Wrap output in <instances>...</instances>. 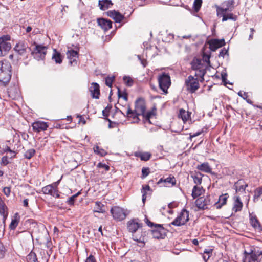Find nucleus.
<instances>
[{
	"label": "nucleus",
	"mask_w": 262,
	"mask_h": 262,
	"mask_svg": "<svg viewBox=\"0 0 262 262\" xmlns=\"http://www.w3.org/2000/svg\"><path fill=\"white\" fill-rule=\"evenodd\" d=\"M145 111L146 106L144 100L142 98H139L136 101L134 112L129 107L127 110V115L128 117H133L134 122H138L140 120L138 116L143 114Z\"/></svg>",
	"instance_id": "7ed1b4c3"
},
{
	"label": "nucleus",
	"mask_w": 262,
	"mask_h": 262,
	"mask_svg": "<svg viewBox=\"0 0 262 262\" xmlns=\"http://www.w3.org/2000/svg\"><path fill=\"white\" fill-rule=\"evenodd\" d=\"M212 204H214L213 197L210 195L200 197L195 201L196 206L199 209L203 210L208 208Z\"/></svg>",
	"instance_id": "0eeeda50"
},
{
	"label": "nucleus",
	"mask_w": 262,
	"mask_h": 262,
	"mask_svg": "<svg viewBox=\"0 0 262 262\" xmlns=\"http://www.w3.org/2000/svg\"><path fill=\"white\" fill-rule=\"evenodd\" d=\"M243 203L241 202L239 196H236L234 197V206L233 207V210L235 212H237L242 210L243 208Z\"/></svg>",
	"instance_id": "5701e85b"
},
{
	"label": "nucleus",
	"mask_w": 262,
	"mask_h": 262,
	"mask_svg": "<svg viewBox=\"0 0 262 262\" xmlns=\"http://www.w3.org/2000/svg\"><path fill=\"white\" fill-rule=\"evenodd\" d=\"M234 0H228L224 1L222 4V7H216L217 16H220L221 14H224V12L232 11L234 8Z\"/></svg>",
	"instance_id": "6e6552de"
},
{
	"label": "nucleus",
	"mask_w": 262,
	"mask_h": 262,
	"mask_svg": "<svg viewBox=\"0 0 262 262\" xmlns=\"http://www.w3.org/2000/svg\"><path fill=\"white\" fill-rule=\"evenodd\" d=\"M159 85L165 94L167 93V89L171 85L170 77L168 74L163 73L158 77Z\"/></svg>",
	"instance_id": "39448f33"
},
{
	"label": "nucleus",
	"mask_w": 262,
	"mask_h": 262,
	"mask_svg": "<svg viewBox=\"0 0 262 262\" xmlns=\"http://www.w3.org/2000/svg\"><path fill=\"white\" fill-rule=\"evenodd\" d=\"M26 259L28 262L37 261V255L32 251L27 256Z\"/></svg>",
	"instance_id": "58836bf2"
},
{
	"label": "nucleus",
	"mask_w": 262,
	"mask_h": 262,
	"mask_svg": "<svg viewBox=\"0 0 262 262\" xmlns=\"http://www.w3.org/2000/svg\"><path fill=\"white\" fill-rule=\"evenodd\" d=\"M145 221L148 226L152 228L151 231L154 238L157 239H162L164 238L166 235V232L161 225L155 224L151 222L146 216L145 218Z\"/></svg>",
	"instance_id": "20e7f679"
},
{
	"label": "nucleus",
	"mask_w": 262,
	"mask_h": 262,
	"mask_svg": "<svg viewBox=\"0 0 262 262\" xmlns=\"http://www.w3.org/2000/svg\"><path fill=\"white\" fill-rule=\"evenodd\" d=\"M0 214L3 216V223H5V220L8 216V210L7 206L0 199Z\"/></svg>",
	"instance_id": "393cba45"
},
{
	"label": "nucleus",
	"mask_w": 262,
	"mask_h": 262,
	"mask_svg": "<svg viewBox=\"0 0 262 262\" xmlns=\"http://www.w3.org/2000/svg\"><path fill=\"white\" fill-rule=\"evenodd\" d=\"M9 163L8 157L7 156H4L2 157L1 160V164L4 165H7Z\"/></svg>",
	"instance_id": "052dcab7"
},
{
	"label": "nucleus",
	"mask_w": 262,
	"mask_h": 262,
	"mask_svg": "<svg viewBox=\"0 0 262 262\" xmlns=\"http://www.w3.org/2000/svg\"><path fill=\"white\" fill-rule=\"evenodd\" d=\"M135 156L140 158L142 161H147L151 158V154L148 152H136Z\"/></svg>",
	"instance_id": "bb28decb"
},
{
	"label": "nucleus",
	"mask_w": 262,
	"mask_h": 262,
	"mask_svg": "<svg viewBox=\"0 0 262 262\" xmlns=\"http://www.w3.org/2000/svg\"><path fill=\"white\" fill-rule=\"evenodd\" d=\"M37 262H47L48 257L46 255L44 251L40 252V254L37 256Z\"/></svg>",
	"instance_id": "79ce46f5"
},
{
	"label": "nucleus",
	"mask_w": 262,
	"mask_h": 262,
	"mask_svg": "<svg viewBox=\"0 0 262 262\" xmlns=\"http://www.w3.org/2000/svg\"><path fill=\"white\" fill-rule=\"evenodd\" d=\"M53 187V184L47 185L42 188V191L45 194L50 195L52 193V190Z\"/></svg>",
	"instance_id": "c03bdc74"
},
{
	"label": "nucleus",
	"mask_w": 262,
	"mask_h": 262,
	"mask_svg": "<svg viewBox=\"0 0 262 262\" xmlns=\"http://www.w3.org/2000/svg\"><path fill=\"white\" fill-rule=\"evenodd\" d=\"M47 52V48L41 45H37L35 46L34 50L31 52L34 58L37 60L45 59Z\"/></svg>",
	"instance_id": "9d476101"
},
{
	"label": "nucleus",
	"mask_w": 262,
	"mask_h": 262,
	"mask_svg": "<svg viewBox=\"0 0 262 262\" xmlns=\"http://www.w3.org/2000/svg\"><path fill=\"white\" fill-rule=\"evenodd\" d=\"M261 255L262 251L261 250L250 246L247 248V250H244L242 262H259Z\"/></svg>",
	"instance_id": "f03ea898"
},
{
	"label": "nucleus",
	"mask_w": 262,
	"mask_h": 262,
	"mask_svg": "<svg viewBox=\"0 0 262 262\" xmlns=\"http://www.w3.org/2000/svg\"><path fill=\"white\" fill-rule=\"evenodd\" d=\"M52 58L55 61L56 63L60 64L62 61V58L60 53L57 52L56 49H54L53 50Z\"/></svg>",
	"instance_id": "2f4dec72"
},
{
	"label": "nucleus",
	"mask_w": 262,
	"mask_h": 262,
	"mask_svg": "<svg viewBox=\"0 0 262 262\" xmlns=\"http://www.w3.org/2000/svg\"><path fill=\"white\" fill-rule=\"evenodd\" d=\"M12 76V66L6 60L0 61V83L6 86L9 83Z\"/></svg>",
	"instance_id": "f257e3e1"
},
{
	"label": "nucleus",
	"mask_w": 262,
	"mask_h": 262,
	"mask_svg": "<svg viewBox=\"0 0 262 262\" xmlns=\"http://www.w3.org/2000/svg\"><path fill=\"white\" fill-rule=\"evenodd\" d=\"M197 169L203 172L206 173H211L212 171V168L210 167L209 164L207 162H204L201 164L198 165L196 166Z\"/></svg>",
	"instance_id": "b1692460"
},
{
	"label": "nucleus",
	"mask_w": 262,
	"mask_h": 262,
	"mask_svg": "<svg viewBox=\"0 0 262 262\" xmlns=\"http://www.w3.org/2000/svg\"><path fill=\"white\" fill-rule=\"evenodd\" d=\"M154 115V114L153 112L148 111L147 112H146L145 111V113L143 114H142L141 115L143 117V121H144V122H148L149 123H151L150 119Z\"/></svg>",
	"instance_id": "c9c22d12"
},
{
	"label": "nucleus",
	"mask_w": 262,
	"mask_h": 262,
	"mask_svg": "<svg viewBox=\"0 0 262 262\" xmlns=\"http://www.w3.org/2000/svg\"><path fill=\"white\" fill-rule=\"evenodd\" d=\"M78 55V52L75 50H71L68 51L67 53V57L71 60L70 63L72 64L73 62L76 61V58Z\"/></svg>",
	"instance_id": "c85d7f7f"
},
{
	"label": "nucleus",
	"mask_w": 262,
	"mask_h": 262,
	"mask_svg": "<svg viewBox=\"0 0 262 262\" xmlns=\"http://www.w3.org/2000/svg\"><path fill=\"white\" fill-rule=\"evenodd\" d=\"M33 130L34 132L39 133L41 131H45L47 130L48 127V125L47 123L38 121L34 122L32 125Z\"/></svg>",
	"instance_id": "2eb2a0df"
},
{
	"label": "nucleus",
	"mask_w": 262,
	"mask_h": 262,
	"mask_svg": "<svg viewBox=\"0 0 262 262\" xmlns=\"http://www.w3.org/2000/svg\"><path fill=\"white\" fill-rule=\"evenodd\" d=\"M80 194V192L79 191L76 194L70 196L68 199L67 203L70 205H73L74 203L75 199Z\"/></svg>",
	"instance_id": "a18cd8bd"
},
{
	"label": "nucleus",
	"mask_w": 262,
	"mask_h": 262,
	"mask_svg": "<svg viewBox=\"0 0 262 262\" xmlns=\"http://www.w3.org/2000/svg\"><path fill=\"white\" fill-rule=\"evenodd\" d=\"M108 16L112 18L116 23H120L124 18V15L115 10L107 12Z\"/></svg>",
	"instance_id": "f3484780"
},
{
	"label": "nucleus",
	"mask_w": 262,
	"mask_h": 262,
	"mask_svg": "<svg viewBox=\"0 0 262 262\" xmlns=\"http://www.w3.org/2000/svg\"><path fill=\"white\" fill-rule=\"evenodd\" d=\"M115 79V77L114 76L112 77H107L105 78V84L111 88L112 86V83Z\"/></svg>",
	"instance_id": "3c124183"
},
{
	"label": "nucleus",
	"mask_w": 262,
	"mask_h": 262,
	"mask_svg": "<svg viewBox=\"0 0 262 262\" xmlns=\"http://www.w3.org/2000/svg\"><path fill=\"white\" fill-rule=\"evenodd\" d=\"M178 217L182 222V224H185L189 220V212L186 209H183Z\"/></svg>",
	"instance_id": "a878e982"
},
{
	"label": "nucleus",
	"mask_w": 262,
	"mask_h": 262,
	"mask_svg": "<svg viewBox=\"0 0 262 262\" xmlns=\"http://www.w3.org/2000/svg\"><path fill=\"white\" fill-rule=\"evenodd\" d=\"M185 85L187 90L191 93H194L200 87V84L197 78L190 75L186 79Z\"/></svg>",
	"instance_id": "423d86ee"
},
{
	"label": "nucleus",
	"mask_w": 262,
	"mask_h": 262,
	"mask_svg": "<svg viewBox=\"0 0 262 262\" xmlns=\"http://www.w3.org/2000/svg\"><path fill=\"white\" fill-rule=\"evenodd\" d=\"M98 4L101 10H105L111 8L113 5V3L111 0H99Z\"/></svg>",
	"instance_id": "4be33fe9"
},
{
	"label": "nucleus",
	"mask_w": 262,
	"mask_h": 262,
	"mask_svg": "<svg viewBox=\"0 0 262 262\" xmlns=\"http://www.w3.org/2000/svg\"><path fill=\"white\" fill-rule=\"evenodd\" d=\"M179 116L182 118L184 122H185L188 120L189 118V114L188 112L185 111L183 109H181L180 110Z\"/></svg>",
	"instance_id": "a19ab883"
},
{
	"label": "nucleus",
	"mask_w": 262,
	"mask_h": 262,
	"mask_svg": "<svg viewBox=\"0 0 262 262\" xmlns=\"http://www.w3.org/2000/svg\"><path fill=\"white\" fill-rule=\"evenodd\" d=\"M203 191V189L202 186H198L197 185L194 186L192 191V196L193 199L200 196L202 194Z\"/></svg>",
	"instance_id": "7c9ffc66"
},
{
	"label": "nucleus",
	"mask_w": 262,
	"mask_h": 262,
	"mask_svg": "<svg viewBox=\"0 0 262 262\" xmlns=\"http://www.w3.org/2000/svg\"><path fill=\"white\" fill-rule=\"evenodd\" d=\"M208 44L209 46V49L212 51H215L216 50L225 44V41L224 39H213L208 41Z\"/></svg>",
	"instance_id": "4468645a"
},
{
	"label": "nucleus",
	"mask_w": 262,
	"mask_h": 262,
	"mask_svg": "<svg viewBox=\"0 0 262 262\" xmlns=\"http://www.w3.org/2000/svg\"><path fill=\"white\" fill-rule=\"evenodd\" d=\"M118 97L119 98L122 97V98H123L126 101L127 100V94L126 93H124V94H121L120 90L119 89H118Z\"/></svg>",
	"instance_id": "680f3d73"
},
{
	"label": "nucleus",
	"mask_w": 262,
	"mask_h": 262,
	"mask_svg": "<svg viewBox=\"0 0 262 262\" xmlns=\"http://www.w3.org/2000/svg\"><path fill=\"white\" fill-rule=\"evenodd\" d=\"M141 227V224L135 222L134 220L129 222L127 224V228L128 231L133 233H135Z\"/></svg>",
	"instance_id": "412c9836"
},
{
	"label": "nucleus",
	"mask_w": 262,
	"mask_h": 262,
	"mask_svg": "<svg viewBox=\"0 0 262 262\" xmlns=\"http://www.w3.org/2000/svg\"><path fill=\"white\" fill-rule=\"evenodd\" d=\"M227 53V50L225 49L222 50L219 53V56L224 57L225 55H226Z\"/></svg>",
	"instance_id": "774afa93"
},
{
	"label": "nucleus",
	"mask_w": 262,
	"mask_h": 262,
	"mask_svg": "<svg viewBox=\"0 0 262 262\" xmlns=\"http://www.w3.org/2000/svg\"><path fill=\"white\" fill-rule=\"evenodd\" d=\"M244 182L242 180H239L234 185L236 192L244 191L246 187L248 186L247 184L244 185Z\"/></svg>",
	"instance_id": "cd10ccee"
},
{
	"label": "nucleus",
	"mask_w": 262,
	"mask_h": 262,
	"mask_svg": "<svg viewBox=\"0 0 262 262\" xmlns=\"http://www.w3.org/2000/svg\"><path fill=\"white\" fill-rule=\"evenodd\" d=\"M123 81L127 86H131L133 84V80L129 76L123 77Z\"/></svg>",
	"instance_id": "09e8293b"
},
{
	"label": "nucleus",
	"mask_w": 262,
	"mask_h": 262,
	"mask_svg": "<svg viewBox=\"0 0 262 262\" xmlns=\"http://www.w3.org/2000/svg\"><path fill=\"white\" fill-rule=\"evenodd\" d=\"M14 50L19 55L27 56L31 51V49L24 41H19L14 47Z\"/></svg>",
	"instance_id": "9b49d317"
},
{
	"label": "nucleus",
	"mask_w": 262,
	"mask_h": 262,
	"mask_svg": "<svg viewBox=\"0 0 262 262\" xmlns=\"http://www.w3.org/2000/svg\"><path fill=\"white\" fill-rule=\"evenodd\" d=\"M35 151L34 149L28 150L25 154V157L28 159H31L35 154Z\"/></svg>",
	"instance_id": "de8ad7c7"
},
{
	"label": "nucleus",
	"mask_w": 262,
	"mask_h": 262,
	"mask_svg": "<svg viewBox=\"0 0 262 262\" xmlns=\"http://www.w3.org/2000/svg\"><path fill=\"white\" fill-rule=\"evenodd\" d=\"M254 195L253 197V201L257 202L259 198L262 196V187H258L254 191Z\"/></svg>",
	"instance_id": "e433bc0d"
},
{
	"label": "nucleus",
	"mask_w": 262,
	"mask_h": 262,
	"mask_svg": "<svg viewBox=\"0 0 262 262\" xmlns=\"http://www.w3.org/2000/svg\"><path fill=\"white\" fill-rule=\"evenodd\" d=\"M133 238L134 241H136L139 243H144V236L142 235L139 238L137 237L136 235H133Z\"/></svg>",
	"instance_id": "864d4df0"
},
{
	"label": "nucleus",
	"mask_w": 262,
	"mask_h": 262,
	"mask_svg": "<svg viewBox=\"0 0 262 262\" xmlns=\"http://www.w3.org/2000/svg\"><path fill=\"white\" fill-rule=\"evenodd\" d=\"M203 175L200 172H196L194 174L191 175L194 183L196 185H200L202 183Z\"/></svg>",
	"instance_id": "473e14b6"
},
{
	"label": "nucleus",
	"mask_w": 262,
	"mask_h": 262,
	"mask_svg": "<svg viewBox=\"0 0 262 262\" xmlns=\"http://www.w3.org/2000/svg\"><path fill=\"white\" fill-rule=\"evenodd\" d=\"M5 248L3 244L0 242V258H3L5 256Z\"/></svg>",
	"instance_id": "4d7b16f0"
},
{
	"label": "nucleus",
	"mask_w": 262,
	"mask_h": 262,
	"mask_svg": "<svg viewBox=\"0 0 262 262\" xmlns=\"http://www.w3.org/2000/svg\"><path fill=\"white\" fill-rule=\"evenodd\" d=\"M5 151H9V153L11 154V158H14L15 157V153L14 151H12L9 147H7V149H6Z\"/></svg>",
	"instance_id": "338daca9"
},
{
	"label": "nucleus",
	"mask_w": 262,
	"mask_h": 262,
	"mask_svg": "<svg viewBox=\"0 0 262 262\" xmlns=\"http://www.w3.org/2000/svg\"><path fill=\"white\" fill-rule=\"evenodd\" d=\"M97 167L99 168H104L106 171H108L110 170L109 166L101 162L98 163V164L97 165Z\"/></svg>",
	"instance_id": "bf43d9fd"
},
{
	"label": "nucleus",
	"mask_w": 262,
	"mask_h": 262,
	"mask_svg": "<svg viewBox=\"0 0 262 262\" xmlns=\"http://www.w3.org/2000/svg\"><path fill=\"white\" fill-rule=\"evenodd\" d=\"M202 0H194L193 2V8L195 11L198 12L202 6Z\"/></svg>",
	"instance_id": "49530a36"
},
{
	"label": "nucleus",
	"mask_w": 262,
	"mask_h": 262,
	"mask_svg": "<svg viewBox=\"0 0 262 262\" xmlns=\"http://www.w3.org/2000/svg\"><path fill=\"white\" fill-rule=\"evenodd\" d=\"M3 192L6 196H8L11 192L10 188L8 187H4L3 189Z\"/></svg>",
	"instance_id": "e2e57ef3"
},
{
	"label": "nucleus",
	"mask_w": 262,
	"mask_h": 262,
	"mask_svg": "<svg viewBox=\"0 0 262 262\" xmlns=\"http://www.w3.org/2000/svg\"><path fill=\"white\" fill-rule=\"evenodd\" d=\"M111 212L113 218L117 221L123 220L126 216V213L124 209L118 206L112 207L111 209Z\"/></svg>",
	"instance_id": "f8f14e48"
},
{
	"label": "nucleus",
	"mask_w": 262,
	"mask_h": 262,
	"mask_svg": "<svg viewBox=\"0 0 262 262\" xmlns=\"http://www.w3.org/2000/svg\"><path fill=\"white\" fill-rule=\"evenodd\" d=\"M170 224L176 226H180L184 225V224H182V222L181 221L178 216Z\"/></svg>",
	"instance_id": "603ef678"
},
{
	"label": "nucleus",
	"mask_w": 262,
	"mask_h": 262,
	"mask_svg": "<svg viewBox=\"0 0 262 262\" xmlns=\"http://www.w3.org/2000/svg\"><path fill=\"white\" fill-rule=\"evenodd\" d=\"M94 152L101 156H104L106 155V151L102 148H100L98 146H96L94 147Z\"/></svg>",
	"instance_id": "37998d69"
},
{
	"label": "nucleus",
	"mask_w": 262,
	"mask_h": 262,
	"mask_svg": "<svg viewBox=\"0 0 262 262\" xmlns=\"http://www.w3.org/2000/svg\"><path fill=\"white\" fill-rule=\"evenodd\" d=\"M149 173V168H143L142 169V178H144L147 177Z\"/></svg>",
	"instance_id": "13d9d810"
},
{
	"label": "nucleus",
	"mask_w": 262,
	"mask_h": 262,
	"mask_svg": "<svg viewBox=\"0 0 262 262\" xmlns=\"http://www.w3.org/2000/svg\"><path fill=\"white\" fill-rule=\"evenodd\" d=\"M7 93H8V96L12 99H15L16 98V97L18 95L17 92H16V94L12 92V90H11V89H8Z\"/></svg>",
	"instance_id": "5fc2aeb1"
},
{
	"label": "nucleus",
	"mask_w": 262,
	"mask_h": 262,
	"mask_svg": "<svg viewBox=\"0 0 262 262\" xmlns=\"http://www.w3.org/2000/svg\"><path fill=\"white\" fill-rule=\"evenodd\" d=\"M250 221L251 224L253 227H254L255 228H257L259 230H261V227L256 217H252L250 219Z\"/></svg>",
	"instance_id": "ea45409f"
},
{
	"label": "nucleus",
	"mask_w": 262,
	"mask_h": 262,
	"mask_svg": "<svg viewBox=\"0 0 262 262\" xmlns=\"http://www.w3.org/2000/svg\"><path fill=\"white\" fill-rule=\"evenodd\" d=\"M18 224V221L17 219L15 218L12 220L10 224V228L12 230H14Z\"/></svg>",
	"instance_id": "8fccbe9b"
},
{
	"label": "nucleus",
	"mask_w": 262,
	"mask_h": 262,
	"mask_svg": "<svg viewBox=\"0 0 262 262\" xmlns=\"http://www.w3.org/2000/svg\"><path fill=\"white\" fill-rule=\"evenodd\" d=\"M85 262H96L94 256L90 255L85 260Z\"/></svg>",
	"instance_id": "69168bd1"
},
{
	"label": "nucleus",
	"mask_w": 262,
	"mask_h": 262,
	"mask_svg": "<svg viewBox=\"0 0 262 262\" xmlns=\"http://www.w3.org/2000/svg\"><path fill=\"white\" fill-rule=\"evenodd\" d=\"M98 25L105 31L108 30L112 27V22L104 18H98L97 19Z\"/></svg>",
	"instance_id": "dca6fc26"
},
{
	"label": "nucleus",
	"mask_w": 262,
	"mask_h": 262,
	"mask_svg": "<svg viewBox=\"0 0 262 262\" xmlns=\"http://www.w3.org/2000/svg\"><path fill=\"white\" fill-rule=\"evenodd\" d=\"M176 179L172 175L166 178H162L157 182V184L163 187H172L176 184Z\"/></svg>",
	"instance_id": "ddd939ff"
},
{
	"label": "nucleus",
	"mask_w": 262,
	"mask_h": 262,
	"mask_svg": "<svg viewBox=\"0 0 262 262\" xmlns=\"http://www.w3.org/2000/svg\"><path fill=\"white\" fill-rule=\"evenodd\" d=\"M150 190V188L149 185H143L142 186L141 193L142 194V202L143 203H145V200L146 199V194H147V191H149Z\"/></svg>",
	"instance_id": "f704fd0d"
},
{
	"label": "nucleus",
	"mask_w": 262,
	"mask_h": 262,
	"mask_svg": "<svg viewBox=\"0 0 262 262\" xmlns=\"http://www.w3.org/2000/svg\"><path fill=\"white\" fill-rule=\"evenodd\" d=\"M206 67H203L200 69L194 70L195 71H196L195 76L197 77H200L202 78V80H203L204 76L206 73Z\"/></svg>",
	"instance_id": "4c0bfd02"
},
{
	"label": "nucleus",
	"mask_w": 262,
	"mask_h": 262,
	"mask_svg": "<svg viewBox=\"0 0 262 262\" xmlns=\"http://www.w3.org/2000/svg\"><path fill=\"white\" fill-rule=\"evenodd\" d=\"M104 205L100 202H96L94 209V212L104 213L105 212L104 209Z\"/></svg>",
	"instance_id": "72a5a7b5"
},
{
	"label": "nucleus",
	"mask_w": 262,
	"mask_h": 262,
	"mask_svg": "<svg viewBox=\"0 0 262 262\" xmlns=\"http://www.w3.org/2000/svg\"><path fill=\"white\" fill-rule=\"evenodd\" d=\"M11 39L9 35H3L0 37V56H3V51L7 52L11 49V45L8 42Z\"/></svg>",
	"instance_id": "1a4fd4ad"
},
{
	"label": "nucleus",
	"mask_w": 262,
	"mask_h": 262,
	"mask_svg": "<svg viewBox=\"0 0 262 262\" xmlns=\"http://www.w3.org/2000/svg\"><path fill=\"white\" fill-rule=\"evenodd\" d=\"M191 68L193 70H198L203 67H206L204 61L201 59L195 58L191 63Z\"/></svg>",
	"instance_id": "aec40b11"
},
{
	"label": "nucleus",
	"mask_w": 262,
	"mask_h": 262,
	"mask_svg": "<svg viewBox=\"0 0 262 262\" xmlns=\"http://www.w3.org/2000/svg\"><path fill=\"white\" fill-rule=\"evenodd\" d=\"M50 195L56 198H59L60 197V194L56 188L53 187V189L52 190V193L50 194Z\"/></svg>",
	"instance_id": "6e6d98bb"
},
{
	"label": "nucleus",
	"mask_w": 262,
	"mask_h": 262,
	"mask_svg": "<svg viewBox=\"0 0 262 262\" xmlns=\"http://www.w3.org/2000/svg\"><path fill=\"white\" fill-rule=\"evenodd\" d=\"M138 58L140 60L141 63L142 64L143 67H145L147 64V62L146 60L142 59L141 56L138 55Z\"/></svg>",
	"instance_id": "0e129e2a"
},
{
	"label": "nucleus",
	"mask_w": 262,
	"mask_h": 262,
	"mask_svg": "<svg viewBox=\"0 0 262 262\" xmlns=\"http://www.w3.org/2000/svg\"><path fill=\"white\" fill-rule=\"evenodd\" d=\"M229 198L228 193L223 194L219 196L217 202H214V205L216 209H221L222 207L227 203V199Z\"/></svg>",
	"instance_id": "6ab92c4d"
},
{
	"label": "nucleus",
	"mask_w": 262,
	"mask_h": 262,
	"mask_svg": "<svg viewBox=\"0 0 262 262\" xmlns=\"http://www.w3.org/2000/svg\"><path fill=\"white\" fill-rule=\"evenodd\" d=\"M221 16L223 17L222 21H225L228 19L235 21L237 19V16L232 13H228V12H224V14H221L219 17Z\"/></svg>",
	"instance_id": "c756f323"
},
{
	"label": "nucleus",
	"mask_w": 262,
	"mask_h": 262,
	"mask_svg": "<svg viewBox=\"0 0 262 262\" xmlns=\"http://www.w3.org/2000/svg\"><path fill=\"white\" fill-rule=\"evenodd\" d=\"M91 93L92 97L93 98L98 99L100 95L99 85L96 82H93L89 89Z\"/></svg>",
	"instance_id": "a211bd4d"
}]
</instances>
